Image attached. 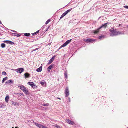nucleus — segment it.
<instances>
[{"label": "nucleus", "mask_w": 128, "mask_h": 128, "mask_svg": "<svg viewBox=\"0 0 128 128\" xmlns=\"http://www.w3.org/2000/svg\"><path fill=\"white\" fill-rule=\"evenodd\" d=\"M55 56H54L52 57V58L50 59L48 63L49 64H50L53 62L55 59Z\"/></svg>", "instance_id": "obj_9"}, {"label": "nucleus", "mask_w": 128, "mask_h": 128, "mask_svg": "<svg viewBox=\"0 0 128 128\" xmlns=\"http://www.w3.org/2000/svg\"><path fill=\"white\" fill-rule=\"evenodd\" d=\"M65 91L66 94L65 96L66 97L68 96L69 95L68 88V87L66 88Z\"/></svg>", "instance_id": "obj_6"}, {"label": "nucleus", "mask_w": 128, "mask_h": 128, "mask_svg": "<svg viewBox=\"0 0 128 128\" xmlns=\"http://www.w3.org/2000/svg\"><path fill=\"white\" fill-rule=\"evenodd\" d=\"M12 128H13V127H12Z\"/></svg>", "instance_id": "obj_44"}, {"label": "nucleus", "mask_w": 128, "mask_h": 128, "mask_svg": "<svg viewBox=\"0 0 128 128\" xmlns=\"http://www.w3.org/2000/svg\"><path fill=\"white\" fill-rule=\"evenodd\" d=\"M69 100L70 102V98H69Z\"/></svg>", "instance_id": "obj_38"}, {"label": "nucleus", "mask_w": 128, "mask_h": 128, "mask_svg": "<svg viewBox=\"0 0 128 128\" xmlns=\"http://www.w3.org/2000/svg\"><path fill=\"white\" fill-rule=\"evenodd\" d=\"M44 128H48L47 127L44 126Z\"/></svg>", "instance_id": "obj_42"}, {"label": "nucleus", "mask_w": 128, "mask_h": 128, "mask_svg": "<svg viewBox=\"0 0 128 128\" xmlns=\"http://www.w3.org/2000/svg\"><path fill=\"white\" fill-rule=\"evenodd\" d=\"M25 77L26 78H28L30 77V74L28 73H26L24 74Z\"/></svg>", "instance_id": "obj_13"}, {"label": "nucleus", "mask_w": 128, "mask_h": 128, "mask_svg": "<svg viewBox=\"0 0 128 128\" xmlns=\"http://www.w3.org/2000/svg\"><path fill=\"white\" fill-rule=\"evenodd\" d=\"M72 40L71 39L70 40H68L66 41L60 47L59 49H60L62 48L65 47L68 44L71 42Z\"/></svg>", "instance_id": "obj_3"}, {"label": "nucleus", "mask_w": 128, "mask_h": 128, "mask_svg": "<svg viewBox=\"0 0 128 128\" xmlns=\"http://www.w3.org/2000/svg\"><path fill=\"white\" fill-rule=\"evenodd\" d=\"M16 36H17L18 37H20V35L18 34H17V35H16Z\"/></svg>", "instance_id": "obj_35"}, {"label": "nucleus", "mask_w": 128, "mask_h": 128, "mask_svg": "<svg viewBox=\"0 0 128 128\" xmlns=\"http://www.w3.org/2000/svg\"><path fill=\"white\" fill-rule=\"evenodd\" d=\"M94 41V40H93L91 38H88L85 39L84 40V41L85 42H92Z\"/></svg>", "instance_id": "obj_8"}, {"label": "nucleus", "mask_w": 128, "mask_h": 128, "mask_svg": "<svg viewBox=\"0 0 128 128\" xmlns=\"http://www.w3.org/2000/svg\"><path fill=\"white\" fill-rule=\"evenodd\" d=\"M51 21V20L50 19H48L46 22L45 24H48Z\"/></svg>", "instance_id": "obj_24"}, {"label": "nucleus", "mask_w": 128, "mask_h": 128, "mask_svg": "<svg viewBox=\"0 0 128 128\" xmlns=\"http://www.w3.org/2000/svg\"><path fill=\"white\" fill-rule=\"evenodd\" d=\"M15 128H17V127H16Z\"/></svg>", "instance_id": "obj_43"}, {"label": "nucleus", "mask_w": 128, "mask_h": 128, "mask_svg": "<svg viewBox=\"0 0 128 128\" xmlns=\"http://www.w3.org/2000/svg\"><path fill=\"white\" fill-rule=\"evenodd\" d=\"M72 10V8H70L69 9V10H67L66 12H65L64 13H63L62 14L64 16H66L68 12H69L70 11H71Z\"/></svg>", "instance_id": "obj_10"}, {"label": "nucleus", "mask_w": 128, "mask_h": 128, "mask_svg": "<svg viewBox=\"0 0 128 128\" xmlns=\"http://www.w3.org/2000/svg\"><path fill=\"white\" fill-rule=\"evenodd\" d=\"M13 82V81L11 80H8L6 82V84H10V83H12Z\"/></svg>", "instance_id": "obj_17"}, {"label": "nucleus", "mask_w": 128, "mask_h": 128, "mask_svg": "<svg viewBox=\"0 0 128 128\" xmlns=\"http://www.w3.org/2000/svg\"><path fill=\"white\" fill-rule=\"evenodd\" d=\"M55 127L57 128H62L60 126H58L57 125H56V126Z\"/></svg>", "instance_id": "obj_29"}, {"label": "nucleus", "mask_w": 128, "mask_h": 128, "mask_svg": "<svg viewBox=\"0 0 128 128\" xmlns=\"http://www.w3.org/2000/svg\"><path fill=\"white\" fill-rule=\"evenodd\" d=\"M65 77L66 78H68L67 73L66 72H65L64 73Z\"/></svg>", "instance_id": "obj_26"}, {"label": "nucleus", "mask_w": 128, "mask_h": 128, "mask_svg": "<svg viewBox=\"0 0 128 128\" xmlns=\"http://www.w3.org/2000/svg\"><path fill=\"white\" fill-rule=\"evenodd\" d=\"M104 38V36H100V39H102V38Z\"/></svg>", "instance_id": "obj_30"}, {"label": "nucleus", "mask_w": 128, "mask_h": 128, "mask_svg": "<svg viewBox=\"0 0 128 128\" xmlns=\"http://www.w3.org/2000/svg\"><path fill=\"white\" fill-rule=\"evenodd\" d=\"M58 98L60 100H61V98Z\"/></svg>", "instance_id": "obj_40"}, {"label": "nucleus", "mask_w": 128, "mask_h": 128, "mask_svg": "<svg viewBox=\"0 0 128 128\" xmlns=\"http://www.w3.org/2000/svg\"><path fill=\"white\" fill-rule=\"evenodd\" d=\"M121 24H119V26H121Z\"/></svg>", "instance_id": "obj_39"}, {"label": "nucleus", "mask_w": 128, "mask_h": 128, "mask_svg": "<svg viewBox=\"0 0 128 128\" xmlns=\"http://www.w3.org/2000/svg\"><path fill=\"white\" fill-rule=\"evenodd\" d=\"M20 94H21L20 96L21 95L22 96H24V95L23 93H20Z\"/></svg>", "instance_id": "obj_36"}, {"label": "nucleus", "mask_w": 128, "mask_h": 128, "mask_svg": "<svg viewBox=\"0 0 128 128\" xmlns=\"http://www.w3.org/2000/svg\"><path fill=\"white\" fill-rule=\"evenodd\" d=\"M64 15H63V14H62L61 15V17H60V19H61V18H62L64 17Z\"/></svg>", "instance_id": "obj_33"}, {"label": "nucleus", "mask_w": 128, "mask_h": 128, "mask_svg": "<svg viewBox=\"0 0 128 128\" xmlns=\"http://www.w3.org/2000/svg\"><path fill=\"white\" fill-rule=\"evenodd\" d=\"M42 66H41L40 68L37 69L36 70V71H37V72H40L42 71Z\"/></svg>", "instance_id": "obj_15"}, {"label": "nucleus", "mask_w": 128, "mask_h": 128, "mask_svg": "<svg viewBox=\"0 0 128 128\" xmlns=\"http://www.w3.org/2000/svg\"><path fill=\"white\" fill-rule=\"evenodd\" d=\"M39 31H40V30H38V31H37L36 32H35L34 33V34H36L37 33H38L39 32Z\"/></svg>", "instance_id": "obj_32"}, {"label": "nucleus", "mask_w": 128, "mask_h": 128, "mask_svg": "<svg viewBox=\"0 0 128 128\" xmlns=\"http://www.w3.org/2000/svg\"><path fill=\"white\" fill-rule=\"evenodd\" d=\"M37 126L40 128H44V126L40 124H37Z\"/></svg>", "instance_id": "obj_18"}, {"label": "nucleus", "mask_w": 128, "mask_h": 128, "mask_svg": "<svg viewBox=\"0 0 128 128\" xmlns=\"http://www.w3.org/2000/svg\"><path fill=\"white\" fill-rule=\"evenodd\" d=\"M45 82H41L40 84L42 85H44L45 84Z\"/></svg>", "instance_id": "obj_27"}, {"label": "nucleus", "mask_w": 128, "mask_h": 128, "mask_svg": "<svg viewBox=\"0 0 128 128\" xmlns=\"http://www.w3.org/2000/svg\"><path fill=\"white\" fill-rule=\"evenodd\" d=\"M39 48H36V49L35 50H34V51H35V50H38V49Z\"/></svg>", "instance_id": "obj_37"}, {"label": "nucleus", "mask_w": 128, "mask_h": 128, "mask_svg": "<svg viewBox=\"0 0 128 128\" xmlns=\"http://www.w3.org/2000/svg\"><path fill=\"white\" fill-rule=\"evenodd\" d=\"M66 121L68 123L71 125H74L75 124L74 122L73 121H71L69 119H67Z\"/></svg>", "instance_id": "obj_5"}, {"label": "nucleus", "mask_w": 128, "mask_h": 128, "mask_svg": "<svg viewBox=\"0 0 128 128\" xmlns=\"http://www.w3.org/2000/svg\"><path fill=\"white\" fill-rule=\"evenodd\" d=\"M18 87L23 91V92L26 94L28 95L29 94V92L28 90L24 86L18 84Z\"/></svg>", "instance_id": "obj_1"}, {"label": "nucleus", "mask_w": 128, "mask_h": 128, "mask_svg": "<svg viewBox=\"0 0 128 128\" xmlns=\"http://www.w3.org/2000/svg\"><path fill=\"white\" fill-rule=\"evenodd\" d=\"M42 105L44 106H48L49 105L48 104H42Z\"/></svg>", "instance_id": "obj_25"}, {"label": "nucleus", "mask_w": 128, "mask_h": 128, "mask_svg": "<svg viewBox=\"0 0 128 128\" xmlns=\"http://www.w3.org/2000/svg\"><path fill=\"white\" fill-rule=\"evenodd\" d=\"M4 106V105L3 104L1 105L0 106V107L2 108Z\"/></svg>", "instance_id": "obj_34"}, {"label": "nucleus", "mask_w": 128, "mask_h": 128, "mask_svg": "<svg viewBox=\"0 0 128 128\" xmlns=\"http://www.w3.org/2000/svg\"><path fill=\"white\" fill-rule=\"evenodd\" d=\"M8 79V78L7 77H6L3 78V80H2V82L3 83H4V82L7 80Z\"/></svg>", "instance_id": "obj_21"}, {"label": "nucleus", "mask_w": 128, "mask_h": 128, "mask_svg": "<svg viewBox=\"0 0 128 128\" xmlns=\"http://www.w3.org/2000/svg\"><path fill=\"white\" fill-rule=\"evenodd\" d=\"M11 103L13 105H14L15 106H18V102H14L13 101H12Z\"/></svg>", "instance_id": "obj_16"}, {"label": "nucleus", "mask_w": 128, "mask_h": 128, "mask_svg": "<svg viewBox=\"0 0 128 128\" xmlns=\"http://www.w3.org/2000/svg\"><path fill=\"white\" fill-rule=\"evenodd\" d=\"M53 65H50V66L48 68L47 70L48 72H50V70L53 68Z\"/></svg>", "instance_id": "obj_11"}, {"label": "nucleus", "mask_w": 128, "mask_h": 128, "mask_svg": "<svg viewBox=\"0 0 128 128\" xmlns=\"http://www.w3.org/2000/svg\"><path fill=\"white\" fill-rule=\"evenodd\" d=\"M124 7L128 9V6H124Z\"/></svg>", "instance_id": "obj_31"}, {"label": "nucleus", "mask_w": 128, "mask_h": 128, "mask_svg": "<svg viewBox=\"0 0 128 128\" xmlns=\"http://www.w3.org/2000/svg\"><path fill=\"white\" fill-rule=\"evenodd\" d=\"M28 84L32 86L33 88H35L36 87V85L33 82H29L28 83Z\"/></svg>", "instance_id": "obj_7"}, {"label": "nucleus", "mask_w": 128, "mask_h": 128, "mask_svg": "<svg viewBox=\"0 0 128 128\" xmlns=\"http://www.w3.org/2000/svg\"><path fill=\"white\" fill-rule=\"evenodd\" d=\"M4 42L8 44H10L12 45L14 44V43L13 42L10 41L6 40L4 41Z\"/></svg>", "instance_id": "obj_12"}, {"label": "nucleus", "mask_w": 128, "mask_h": 128, "mask_svg": "<svg viewBox=\"0 0 128 128\" xmlns=\"http://www.w3.org/2000/svg\"><path fill=\"white\" fill-rule=\"evenodd\" d=\"M110 32H111L110 34L111 36H114L116 35H118L122 33L121 32H117L116 30H110Z\"/></svg>", "instance_id": "obj_2"}, {"label": "nucleus", "mask_w": 128, "mask_h": 128, "mask_svg": "<svg viewBox=\"0 0 128 128\" xmlns=\"http://www.w3.org/2000/svg\"><path fill=\"white\" fill-rule=\"evenodd\" d=\"M109 24V23L108 22L105 24H104L102 26H101L100 28V29H101L103 27H104L105 28H106L107 26V24Z\"/></svg>", "instance_id": "obj_14"}, {"label": "nucleus", "mask_w": 128, "mask_h": 128, "mask_svg": "<svg viewBox=\"0 0 128 128\" xmlns=\"http://www.w3.org/2000/svg\"><path fill=\"white\" fill-rule=\"evenodd\" d=\"M1 46L2 48H4L5 47L6 45L5 44L3 43L1 44Z\"/></svg>", "instance_id": "obj_23"}, {"label": "nucleus", "mask_w": 128, "mask_h": 128, "mask_svg": "<svg viewBox=\"0 0 128 128\" xmlns=\"http://www.w3.org/2000/svg\"><path fill=\"white\" fill-rule=\"evenodd\" d=\"M9 99V97L8 96H7L5 98V100L6 102L8 103Z\"/></svg>", "instance_id": "obj_20"}, {"label": "nucleus", "mask_w": 128, "mask_h": 128, "mask_svg": "<svg viewBox=\"0 0 128 128\" xmlns=\"http://www.w3.org/2000/svg\"><path fill=\"white\" fill-rule=\"evenodd\" d=\"M14 70L17 72L18 73L21 74L24 71V70L23 68H19L18 69L15 70Z\"/></svg>", "instance_id": "obj_4"}, {"label": "nucleus", "mask_w": 128, "mask_h": 128, "mask_svg": "<svg viewBox=\"0 0 128 128\" xmlns=\"http://www.w3.org/2000/svg\"><path fill=\"white\" fill-rule=\"evenodd\" d=\"M0 24H2V22L0 20Z\"/></svg>", "instance_id": "obj_41"}, {"label": "nucleus", "mask_w": 128, "mask_h": 128, "mask_svg": "<svg viewBox=\"0 0 128 128\" xmlns=\"http://www.w3.org/2000/svg\"><path fill=\"white\" fill-rule=\"evenodd\" d=\"M30 35L29 33H26L24 34V36H29Z\"/></svg>", "instance_id": "obj_22"}, {"label": "nucleus", "mask_w": 128, "mask_h": 128, "mask_svg": "<svg viewBox=\"0 0 128 128\" xmlns=\"http://www.w3.org/2000/svg\"><path fill=\"white\" fill-rule=\"evenodd\" d=\"M2 74H3L6 76V73L5 72H2Z\"/></svg>", "instance_id": "obj_28"}, {"label": "nucleus", "mask_w": 128, "mask_h": 128, "mask_svg": "<svg viewBox=\"0 0 128 128\" xmlns=\"http://www.w3.org/2000/svg\"><path fill=\"white\" fill-rule=\"evenodd\" d=\"M100 29V28H98V29H97L94 32V34H98V32H99V30L100 29Z\"/></svg>", "instance_id": "obj_19"}]
</instances>
